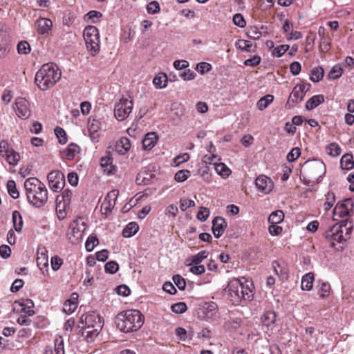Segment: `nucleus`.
I'll return each instance as SVG.
<instances>
[{
  "mask_svg": "<svg viewBox=\"0 0 354 354\" xmlns=\"http://www.w3.org/2000/svg\"><path fill=\"white\" fill-rule=\"evenodd\" d=\"M239 279H232L224 289L226 298L234 306L241 305L243 301H250L254 296V287L252 281Z\"/></svg>",
  "mask_w": 354,
  "mask_h": 354,
  "instance_id": "1",
  "label": "nucleus"
},
{
  "mask_svg": "<svg viewBox=\"0 0 354 354\" xmlns=\"http://www.w3.org/2000/svg\"><path fill=\"white\" fill-rule=\"evenodd\" d=\"M24 188L28 201L33 206L41 207L47 202L48 190L38 178H27L24 182Z\"/></svg>",
  "mask_w": 354,
  "mask_h": 354,
  "instance_id": "2",
  "label": "nucleus"
},
{
  "mask_svg": "<svg viewBox=\"0 0 354 354\" xmlns=\"http://www.w3.org/2000/svg\"><path fill=\"white\" fill-rule=\"evenodd\" d=\"M144 323V317L138 310H127L120 313L115 317L117 328L124 332L138 330Z\"/></svg>",
  "mask_w": 354,
  "mask_h": 354,
  "instance_id": "3",
  "label": "nucleus"
},
{
  "mask_svg": "<svg viewBox=\"0 0 354 354\" xmlns=\"http://www.w3.org/2000/svg\"><path fill=\"white\" fill-rule=\"evenodd\" d=\"M83 324L82 335L88 342H91L99 335L103 327L104 319L97 313L93 311L81 317Z\"/></svg>",
  "mask_w": 354,
  "mask_h": 354,
  "instance_id": "4",
  "label": "nucleus"
},
{
  "mask_svg": "<svg viewBox=\"0 0 354 354\" xmlns=\"http://www.w3.org/2000/svg\"><path fill=\"white\" fill-rule=\"evenodd\" d=\"M61 77V71L53 63L44 64L37 72L35 82L39 88L53 87Z\"/></svg>",
  "mask_w": 354,
  "mask_h": 354,
  "instance_id": "5",
  "label": "nucleus"
},
{
  "mask_svg": "<svg viewBox=\"0 0 354 354\" xmlns=\"http://www.w3.org/2000/svg\"><path fill=\"white\" fill-rule=\"evenodd\" d=\"M325 174V165L322 162H306L301 170V176L309 182L318 181Z\"/></svg>",
  "mask_w": 354,
  "mask_h": 354,
  "instance_id": "6",
  "label": "nucleus"
},
{
  "mask_svg": "<svg viewBox=\"0 0 354 354\" xmlns=\"http://www.w3.org/2000/svg\"><path fill=\"white\" fill-rule=\"evenodd\" d=\"M86 47L89 53L94 56L100 51V33L98 29L93 26H88L83 32Z\"/></svg>",
  "mask_w": 354,
  "mask_h": 354,
  "instance_id": "7",
  "label": "nucleus"
},
{
  "mask_svg": "<svg viewBox=\"0 0 354 354\" xmlns=\"http://www.w3.org/2000/svg\"><path fill=\"white\" fill-rule=\"evenodd\" d=\"M262 330L269 337L279 330V326L277 322V314L274 311L268 310L261 317Z\"/></svg>",
  "mask_w": 354,
  "mask_h": 354,
  "instance_id": "8",
  "label": "nucleus"
},
{
  "mask_svg": "<svg viewBox=\"0 0 354 354\" xmlns=\"http://www.w3.org/2000/svg\"><path fill=\"white\" fill-rule=\"evenodd\" d=\"M133 109V100L122 97L118 102L115 104L114 115L118 121H123L127 119L131 113Z\"/></svg>",
  "mask_w": 354,
  "mask_h": 354,
  "instance_id": "9",
  "label": "nucleus"
},
{
  "mask_svg": "<svg viewBox=\"0 0 354 354\" xmlns=\"http://www.w3.org/2000/svg\"><path fill=\"white\" fill-rule=\"evenodd\" d=\"M324 237L331 248H335L336 243H341L346 241L343 236L342 225L338 223L327 230L324 233Z\"/></svg>",
  "mask_w": 354,
  "mask_h": 354,
  "instance_id": "10",
  "label": "nucleus"
},
{
  "mask_svg": "<svg viewBox=\"0 0 354 354\" xmlns=\"http://www.w3.org/2000/svg\"><path fill=\"white\" fill-rule=\"evenodd\" d=\"M84 230V226L81 227L78 220L73 221L70 223L66 233L68 241L72 244L79 243L82 239Z\"/></svg>",
  "mask_w": 354,
  "mask_h": 354,
  "instance_id": "11",
  "label": "nucleus"
},
{
  "mask_svg": "<svg viewBox=\"0 0 354 354\" xmlns=\"http://www.w3.org/2000/svg\"><path fill=\"white\" fill-rule=\"evenodd\" d=\"M0 155L5 158L6 161L10 165H16L20 160V156L18 152L15 151L6 140L0 142Z\"/></svg>",
  "mask_w": 354,
  "mask_h": 354,
  "instance_id": "12",
  "label": "nucleus"
},
{
  "mask_svg": "<svg viewBox=\"0 0 354 354\" xmlns=\"http://www.w3.org/2000/svg\"><path fill=\"white\" fill-rule=\"evenodd\" d=\"M49 187L57 192L62 190L65 185V177L63 173L54 170L50 171L47 176Z\"/></svg>",
  "mask_w": 354,
  "mask_h": 354,
  "instance_id": "13",
  "label": "nucleus"
},
{
  "mask_svg": "<svg viewBox=\"0 0 354 354\" xmlns=\"http://www.w3.org/2000/svg\"><path fill=\"white\" fill-rule=\"evenodd\" d=\"M119 191L118 189H113L106 194L100 207L102 214L107 216L112 212Z\"/></svg>",
  "mask_w": 354,
  "mask_h": 354,
  "instance_id": "14",
  "label": "nucleus"
},
{
  "mask_svg": "<svg viewBox=\"0 0 354 354\" xmlns=\"http://www.w3.org/2000/svg\"><path fill=\"white\" fill-rule=\"evenodd\" d=\"M37 265L43 276L49 275L48 250L45 247H39L37 249Z\"/></svg>",
  "mask_w": 354,
  "mask_h": 354,
  "instance_id": "15",
  "label": "nucleus"
},
{
  "mask_svg": "<svg viewBox=\"0 0 354 354\" xmlns=\"http://www.w3.org/2000/svg\"><path fill=\"white\" fill-rule=\"evenodd\" d=\"M353 206V204L351 198L345 199L342 202L337 203L333 209L334 219L336 220V217L344 218L348 216Z\"/></svg>",
  "mask_w": 354,
  "mask_h": 354,
  "instance_id": "16",
  "label": "nucleus"
},
{
  "mask_svg": "<svg viewBox=\"0 0 354 354\" xmlns=\"http://www.w3.org/2000/svg\"><path fill=\"white\" fill-rule=\"evenodd\" d=\"M33 303L31 300L27 299L23 302H15L13 305V312L24 316H32L34 315L35 311L32 307Z\"/></svg>",
  "mask_w": 354,
  "mask_h": 354,
  "instance_id": "17",
  "label": "nucleus"
},
{
  "mask_svg": "<svg viewBox=\"0 0 354 354\" xmlns=\"http://www.w3.org/2000/svg\"><path fill=\"white\" fill-rule=\"evenodd\" d=\"M258 190L263 194H269L273 189L272 180L265 175H260L255 180Z\"/></svg>",
  "mask_w": 354,
  "mask_h": 354,
  "instance_id": "18",
  "label": "nucleus"
},
{
  "mask_svg": "<svg viewBox=\"0 0 354 354\" xmlns=\"http://www.w3.org/2000/svg\"><path fill=\"white\" fill-rule=\"evenodd\" d=\"M16 113L18 117L26 119L30 115L28 102L24 97H18L15 102Z\"/></svg>",
  "mask_w": 354,
  "mask_h": 354,
  "instance_id": "19",
  "label": "nucleus"
},
{
  "mask_svg": "<svg viewBox=\"0 0 354 354\" xmlns=\"http://www.w3.org/2000/svg\"><path fill=\"white\" fill-rule=\"evenodd\" d=\"M73 193L71 190L64 189L61 194L56 197V205L57 208L66 209L69 208Z\"/></svg>",
  "mask_w": 354,
  "mask_h": 354,
  "instance_id": "20",
  "label": "nucleus"
},
{
  "mask_svg": "<svg viewBox=\"0 0 354 354\" xmlns=\"http://www.w3.org/2000/svg\"><path fill=\"white\" fill-rule=\"evenodd\" d=\"M37 33L46 37L49 36L52 33L53 22L48 18H40L37 20Z\"/></svg>",
  "mask_w": 354,
  "mask_h": 354,
  "instance_id": "21",
  "label": "nucleus"
},
{
  "mask_svg": "<svg viewBox=\"0 0 354 354\" xmlns=\"http://www.w3.org/2000/svg\"><path fill=\"white\" fill-rule=\"evenodd\" d=\"M44 354H64V339L62 336L57 337L54 340V346H47Z\"/></svg>",
  "mask_w": 354,
  "mask_h": 354,
  "instance_id": "22",
  "label": "nucleus"
},
{
  "mask_svg": "<svg viewBox=\"0 0 354 354\" xmlns=\"http://www.w3.org/2000/svg\"><path fill=\"white\" fill-rule=\"evenodd\" d=\"M226 221L221 216H216L212 221V232L216 238L221 237L227 227Z\"/></svg>",
  "mask_w": 354,
  "mask_h": 354,
  "instance_id": "23",
  "label": "nucleus"
},
{
  "mask_svg": "<svg viewBox=\"0 0 354 354\" xmlns=\"http://www.w3.org/2000/svg\"><path fill=\"white\" fill-rule=\"evenodd\" d=\"M78 294L77 293H72L70 296V298L66 300L63 306V311L70 315L73 313L78 306Z\"/></svg>",
  "mask_w": 354,
  "mask_h": 354,
  "instance_id": "24",
  "label": "nucleus"
},
{
  "mask_svg": "<svg viewBox=\"0 0 354 354\" xmlns=\"http://www.w3.org/2000/svg\"><path fill=\"white\" fill-rule=\"evenodd\" d=\"M304 95V90H292L286 104V107L287 109L292 108L295 105L302 101Z\"/></svg>",
  "mask_w": 354,
  "mask_h": 354,
  "instance_id": "25",
  "label": "nucleus"
},
{
  "mask_svg": "<svg viewBox=\"0 0 354 354\" xmlns=\"http://www.w3.org/2000/svg\"><path fill=\"white\" fill-rule=\"evenodd\" d=\"M317 294L321 299H326L329 297L331 291V287L328 281L319 280L316 286Z\"/></svg>",
  "mask_w": 354,
  "mask_h": 354,
  "instance_id": "26",
  "label": "nucleus"
},
{
  "mask_svg": "<svg viewBox=\"0 0 354 354\" xmlns=\"http://www.w3.org/2000/svg\"><path fill=\"white\" fill-rule=\"evenodd\" d=\"M158 137L155 132L147 133L142 140V147L145 150H151L157 143Z\"/></svg>",
  "mask_w": 354,
  "mask_h": 354,
  "instance_id": "27",
  "label": "nucleus"
},
{
  "mask_svg": "<svg viewBox=\"0 0 354 354\" xmlns=\"http://www.w3.org/2000/svg\"><path fill=\"white\" fill-rule=\"evenodd\" d=\"M130 149V140L126 137L121 138L115 144V150L120 155L126 154Z\"/></svg>",
  "mask_w": 354,
  "mask_h": 354,
  "instance_id": "28",
  "label": "nucleus"
},
{
  "mask_svg": "<svg viewBox=\"0 0 354 354\" xmlns=\"http://www.w3.org/2000/svg\"><path fill=\"white\" fill-rule=\"evenodd\" d=\"M113 158L109 156L102 157L100 159V165L107 174H113L115 167L113 165Z\"/></svg>",
  "mask_w": 354,
  "mask_h": 354,
  "instance_id": "29",
  "label": "nucleus"
},
{
  "mask_svg": "<svg viewBox=\"0 0 354 354\" xmlns=\"http://www.w3.org/2000/svg\"><path fill=\"white\" fill-rule=\"evenodd\" d=\"M80 147L78 145L71 143L68 145L67 148L63 151L64 157L68 160H73L75 156L79 153Z\"/></svg>",
  "mask_w": 354,
  "mask_h": 354,
  "instance_id": "30",
  "label": "nucleus"
},
{
  "mask_svg": "<svg viewBox=\"0 0 354 354\" xmlns=\"http://www.w3.org/2000/svg\"><path fill=\"white\" fill-rule=\"evenodd\" d=\"M314 274L309 272L302 277L301 288L304 290H310L314 282Z\"/></svg>",
  "mask_w": 354,
  "mask_h": 354,
  "instance_id": "31",
  "label": "nucleus"
},
{
  "mask_svg": "<svg viewBox=\"0 0 354 354\" xmlns=\"http://www.w3.org/2000/svg\"><path fill=\"white\" fill-rule=\"evenodd\" d=\"M13 227L17 232H20L23 228V218L20 212L15 210L12 214Z\"/></svg>",
  "mask_w": 354,
  "mask_h": 354,
  "instance_id": "32",
  "label": "nucleus"
},
{
  "mask_svg": "<svg viewBox=\"0 0 354 354\" xmlns=\"http://www.w3.org/2000/svg\"><path fill=\"white\" fill-rule=\"evenodd\" d=\"M342 300L348 304H354V288L345 286L342 288Z\"/></svg>",
  "mask_w": 354,
  "mask_h": 354,
  "instance_id": "33",
  "label": "nucleus"
},
{
  "mask_svg": "<svg viewBox=\"0 0 354 354\" xmlns=\"http://www.w3.org/2000/svg\"><path fill=\"white\" fill-rule=\"evenodd\" d=\"M139 230V226L136 222H130L122 230L124 237H131L136 234Z\"/></svg>",
  "mask_w": 354,
  "mask_h": 354,
  "instance_id": "34",
  "label": "nucleus"
},
{
  "mask_svg": "<svg viewBox=\"0 0 354 354\" xmlns=\"http://www.w3.org/2000/svg\"><path fill=\"white\" fill-rule=\"evenodd\" d=\"M324 101V95H317L309 99L306 103V108L308 110H312L319 106Z\"/></svg>",
  "mask_w": 354,
  "mask_h": 354,
  "instance_id": "35",
  "label": "nucleus"
},
{
  "mask_svg": "<svg viewBox=\"0 0 354 354\" xmlns=\"http://www.w3.org/2000/svg\"><path fill=\"white\" fill-rule=\"evenodd\" d=\"M341 167L343 169L350 170L354 167L353 157L352 154H344L340 160Z\"/></svg>",
  "mask_w": 354,
  "mask_h": 354,
  "instance_id": "36",
  "label": "nucleus"
},
{
  "mask_svg": "<svg viewBox=\"0 0 354 354\" xmlns=\"http://www.w3.org/2000/svg\"><path fill=\"white\" fill-rule=\"evenodd\" d=\"M214 169L216 173L223 178L228 177L231 174V170L223 162H214Z\"/></svg>",
  "mask_w": 354,
  "mask_h": 354,
  "instance_id": "37",
  "label": "nucleus"
},
{
  "mask_svg": "<svg viewBox=\"0 0 354 354\" xmlns=\"http://www.w3.org/2000/svg\"><path fill=\"white\" fill-rule=\"evenodd\" d=\"M153 82L156 86L163 88L167 86V76L164 73H159L153 78Z\"/></svg>",
  "mask_w": 354,
  "mask_h": 354,
  "instance_id": "38",
  "label": "nucleus"
},
{
  "mask_svg": "<svg viewBox=\"0 0 354 354\" xmlns=\"http://www.w3.org/2000/svg\"><path fill=\"white\" fill-rule=\"evenodd\" d=\"M343 73V66L342 64L335 65L329 71L328 77L330 80H335L342 76Z\"/></svg>",
  "mask_w": 354,
  "mask_h": 354,
  "instance_id": "39",
  "label": "nucleus"
},
{
  "mask_svg": "<svg viewBox=\"0 0 354 354\" xmlns=\"http://www.w3.org/2000/svg\"><path fill=\"white\" fill-rule=\"evenodd\" d=\"M284 214L281 210H277L271 213L268 217V222L270 224H279L283 221Z\"/></svg>",
  "mask_w": 354,
  "mask_h": 354,
  "instance_id": "40",
  "label": "nucleus"
},
{
  "mask_svg": "<svg viewBox=\"0 0 354 354\" xmlns=\"http://www.w3.org/2000/svg\"><path fill=\"white\" fill-rule=\"evenodd\" d=\"M335 200V195L333 192H328L325 195L324 203L323 205L325 211H328L333 206Z\"/></svg>",
  "mask_w": 354,
  "mask_h": 354,
  "instance_id": "41",
  "label": "nucleus"
},
{
  "mask_svg": "<svg viewBox=\"0 0 354 354\" xmlns=\"http://www.w3.org/2000/svg\"><path fill=\"white\" fill-rule=\"evenodd\" d=\"M327 153L333 157L338 156L342 151L341 147L336 142H332L330 143L326 147Z\"/></svg>",
  "mask_w": 354,
  "mask_h": 354,
  "instance_id": "42",
  "label": "nucleus"
},
{
  "mask_svg": "<svg viewBox=\"0 0 354 354\" xmlns=\"http://www.w3.org/2000/svg\"><path fill=\"white\" fill-rule=\"evenodd\" d=\"M274 97L272 95H266L262 97L257 103V106L259 110H263L272 102Z\"/></svg>",
  "mask_w": 354,
  "mask_h": 354,
  "instance_id": "43",
  "label": "nucleus"
},
{
  "mask_svg": "<svg viewBox=\"0 0 354 354\" xmlns=\"http://www.w3.org/2000/svg\"><path fill=\"white\" fill-rule=\"evenodd\" d=\"M6 186H7V189H8V192L10 196L14 199L18 198L19 196V192L16 187V183H15V180H8L7 182Z\"/></svg>",
  "mask_w": 354,
  "mask_h": 354,
  "instance_id": "44",
  "label": "nucleus"
},
{
  "mask_svg": "<svg viewBox=\"0 0 354 354\" xmlns=\"http://www.w3.org/2000/svg\"><path fill=\"white\" fill-rule=\"evenodd\" d=\"M235 46L237 49H239L242 51L250 52L252 51V44L250 41L245 40V39H239L235 43Z\"/></svg>",
  "mask_w": 354,
  "mask_h": 354,
  "instance_id": "45",
  "label": "nucleus"
},
{
  "mask_svg": "<svg viewBox=\"0 0 354 354\" xmlns=\"http://www.w3.org/2000/svg\"><path fill=\"white\" fill-rule=\"evenodd\" d=\"M99 244V240L96 235H90L85 243L86 250L88 252H91L93 250L95 245Z\"/></svg>",
  "mask_w": 354,
  "mask_h": 354,
  "instance_id": "46",
  "label": "nucleus"
},
{
  "mask_svg": "<svg viewBox=\"0 0 354 354\" xmlns=\"http://www.w3.org/2000/svg\"><path fill=\"white\" fill-rule=\"evenodd\" d=\"M324 69L322 67H315L310 73V80L315 82H319L324 76Z\"/></svg>",
  "mask_w": 354,
  "mask_h": 354,
  "instance_id": "47",
  "label": "nucleus"
},
{
  "mask_svg": "<svg viewBox=\"0 0 354 354\" xmlns=\"http://www.w3.org/2000/svg\"><path fill=\"white\" fill-rule=\"evenodd\" d=\"M246 35L254 40H257L261 37L262 33L257 26H252L248 27Z\"/></svg>",
  "mask_w": 354,
  "mask_h": 354,
  "instance_id": "48",
  "label": "nucleus"
},
{
  "mask_svg": "<svg viewBox=\"0 0 354 354\" xmlns=\"http://www.w3.org/2000/svg\"><path fill=\"white\" fill-rule=\"evenodd\" d=\"M17 52L19 54L27 55L30 52V46L26 41H21L17 46Z\"/></svg>",
  "mask_w": 354,
  "mask_h": 354,
  "instance_id": "49",
  "label": "nucleus"
},
{
  "mask_svg": "<svg viewBox=\"0 0 354 354\" xmlns=\"http://www.w3.org/2000/svg\"><path fill=\"white\" fill-rule=\"evenodd\" d=\"M55 133L62 145L66 144L67 142V136L66 131L61 127H57L55 129Z\"/></svg>",
  "mask_w": 354,
  "mask_h": 354,
  "instance_id": "50",
  "label": "nucleus"
},
{
  "mask_svg": "<svg viewBox=\"0 0 354 354\" xmlns=\"http://www.w3.org/2000/svg\"><path fill=\"white\" fill-rule=\"evenodd\" d=\"M207 251H201L196 255H194L192 258V263L189 264V266H192V264H200L207 257Z\"/></svg>",
  "mask_w": 354,
  "mask_h": 354,
  "instance_id": "51",
  "label": "nucleus"
},
{
  "mask_svg": "<svg viewBox=\"0 0 354 354\" xmlns=\"http://www.w3.org/2000/svg\"><path fill=\"white\" fill-rule=\"evenodd\" d=\"M290 46L287 44L277 46L272 50V55L277 57H281L288 49Z\"/></svg>",
  "mask_w": 354,
  "mask_h": 354,
  "instance_id": "52",
  "label": "nucleus"
},
{
  "mask_svg": "<svg viewBox=\"0 0 354 354\" xmlns=\"http://www.w3.org/2000/svg\"><path fill=\"white\" fill-rule=\"evenodd\" d=\"M63 260L61 257L55 255L51 257L50 263L53 270L57 271L63 265Z\"/></svg>",
  "mask_w": 354,
  "mask_h": 354,
  "instance_id": "53",
  "label": "nucleus"
},
{
  "mask_svg": "<svg viewBox=\"0 0 354 354\" xmlns=\"http://www.w3.org/2000/svg\"><path fill=\"white\" fill-rule=\"evenodd\" d=\"M189 174L190 171L189 170H180L176 173L174 179L179 183L184 182L188 178Z\"/></svg>",
  "mask_w": 354,
  "mask_h": 354,
  "instance_id": "54",
  "label": "nucleus"
},
{
  "mask_svg": "<svg viewBox=\"0 0 354 354\" xmlns=\"http://www.w3.org/2000/svg\"><path fill=\"white\" fill-rule=\"evenodd\" d=\"M187 305L184 302H178L173 304L171 306L172 312L176 314H181L185 313L187 310Z\"/></svg>",
  "mask_w": 354,
  "mask_h": 354,
  "instance_id": "55",
  "label": "nucleus"
},
{
  "mask_svg": "<svg viewBox=\"0 0 354 354\" xmlns=\"http://www.w3.org/2000/svg\"><path fill=\"white\" fill-rule=\"evenodd\" d=\"M102 17V14L96 10H91L88 12L85 17L87 18L88 21H90L91 23H97V19Z\"/></svg>",
  "mask_w": 354,
  "mask_h": 354,
  "instance_id": "56",
  "label": "nucleus"
},
{
  "mask_svg": "<svg viewBox=\"0 0 354 354\" xmlns=\"http://www.w3.org/2000/svg\"><path fill=\"white\" fill-rule=\"evenodd\" d=\"M173 281L176 285V286L179 288V290H183L185 289L186 281L185 279L182 276H180V274L174 275Z\"/></svg>",
  "mask_w": 354,
  "mask_h": 354,
  "instance_id": "57",
  "label": "nucleus"
},
{
  "mask_svg": "<svg viewBox=\"0 0 354 354\" xmlns=\"http://www.w3.org/2000/svg\"><path fill=\"white\" fill-rule=\"evenodd\" d=\"M301 154V150L299 147H294L287 155V160L288 162H294L296 160Z\"/></svg>",
  "mask_w": 354,
  "mask_h": 354,
  "instance_id": "58",
  "label": "nucleus"
},
{
  "mask_svg": "<svg viewBox=\"0 0 354 354\" xmlns=\"http://www.w3.org/2000/svg\"><path fill=\"white\" fill-rule=\"evenodd\" d=\"M195 202L193 200L187 198H181L180 200V208L183 212H185L188 208L194 207Z\"/></svg>",
  "mask_w": 354,
  "mask_h": 354,
  "instance_id": "59",
  "label": "nucleus"
},
{
  "mask_svg": "<svg viewBox=\"0 0 354 354\" xmlns=\"http://www.w3.org/2000/svg\"><path fill=\"white\" fill-rule=\"evenodd\" d=\"M118 264L113 261L107 262L104 266V270L106 272L110 274L115 273L118 270Z\"/></svg>",
  "mask_w": 354,
  "mask_h": 354,
  "instance_id": "60",
  "label": "nucleus"
},
{
  "mask_svg": "<svg viewBox=\"0 0 354 354\" xmlns=\"http://www.w3.org/2000/svg\"><path fill=\"white\" fill-rule=\"evenodd\" d=\"M212 69V66L207 62H200L196 65V70L201 74H204Z\"/></svg>",
  "mask_w": 354,
  "mask_h": 354,
  "instance_id": "61",
  "label": "nucleus"
},
{
  "mask_svg": "<svg viewBox=\"0 0 354 354\" xmlns=\"http://www.w3.org/2000/svg\"><path fill=\"white\" fill-rule=\"evenodd\" d=\"M147 10L149 14H156L160 10V5L156 1H151L148 3Z\"/></svg>",
  "mask_w": 354,
  "mask_h": 354,
  "instance_id": "62",
  "label": "nucleus"
},
{
  "mask_svg": "<svg viewBox=\"0 0 354 354\" xmlns=\"http://www.w3.org/2000/svg\"><path fill=\"white\" fill-rule=\"evenodd\" d=\"M330 49V39H321L319 44V50L322 53H327Z\"/></svg>",
  "mask_w": 354,
  "mask_h": 354,
  "instance_id": "63",
  "label": "nucleus"
},
{
  "mask_svg": "<svg viewBox=\"0 0 354 354\" xmlns=\"http://www.w3.org/2000/svg\"><path fill=\"white\" fill-rule=\"evenodd\" d=\"M233 22L236 26L240 28H244L246 26V21L245 19L243 18V15L239 13L235 14L234 15Z\"/></svg>",
  "mask_w": 354,
  "mask_h": 354,
  "instance_id": "64",
  "label": "nucleus"
}]
</instances>
